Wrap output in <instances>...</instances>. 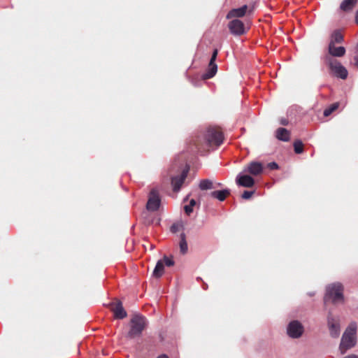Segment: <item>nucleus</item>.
<instances>
[{"label":"nucleus","mask_w":358,"mask_h":358,"mask_svg":"<svg viewBox=\"0 0 358 358\" xmlns=\"http://www.w3.org/2000/svg\"><path fill=\"white\" fill-rule=\"evenodd\" d=\"M358 0H343L341 3L340 8L345 12L351 11L356 5Z\"/></svg>","instance_id":"nucleus-17"},{"label":"nucleus","mask_w":358,"mask_h":358,"mask_svg":"<svg viewBox=\"0 0 358 358\" xmlns=\"http://www.w3.org/2000/svg\"><path fill=\"white\" fill-rule=\"evenodd\" d=\"M112 310L116 319H123L127 317V312L124 309L122 303L120 301L112 307Z\"/></svg>","instance_id":"nucleus-16"},{"label":"nucleus","mask_w":358,"mask_h":358,"mask_svg":"<svg viewBox=\"0 0 358 358\" xmlns=\"http://www.w3.org/2000/svg\"><path fill=\"white\" fill-rule=\"evenodd\" d=\"M157 358H169V357L165 355H162L159 356Z\"/></svg>","instance_id":"nucleus-35"},{"label":"nucleus","mask_w":358,"mask_h":358,"mask_svg":"<svg viewBox=\"0 0 358 358\" xmlns=\"http://www.w3.org/2000/svg\"><path fill=\"white\" fill-rule=\"evenodd\" d=\"M236 182L238 186L250 188L255 185V180L250 176L239 173L236 176Z\"/></svg>","instance_id":"nucleus-12"},{"label":"nucleus","mask_w":358,"mask_h":358,"mask_svg":"<svg viewBox=\"0 0 358 358\" xmlns=\"http://www.w3.org/2000/svg\"><path fill=\"white\" fill-rule=\"evenodd\" d=\"M268 167L271 170H275L278 169V165L275 162H271L268 164Z\"/></svg>","instance_id":"nucleus-30"},{"label":"nucleus","mask_w":358,"mask_h":358,"mask_svg":"<svg viewBox=\"0 0 358 358\" xmlns=\"http://www.w3.org/2000/svg\"><path fill=\"white\" fill-rule=\"evenodd\" d=\"M303 332V327L298 321L291 322L287 327V334L292 338H299Z\"/></svg>","instance_id":"nucleus-11"},{"label":"nucleus","mask_w":358,"mask_h":358,"mask_svg":"<svg viewBox=\"0 0 358 358\" xmlns=\"http://www.w3.org/2000/svg\"><path fill=\"white\" fill-rule=\"evenodd\" d=\"M356 331L357 324L355 322H352L349 324L345 329L340 344V350L341 353L343 354L348 349L354 347L356 344Z\"/></svg>","instance_id":"nucleus-2"},{"label":"nucleus","mask_w":358,"mask_h":358,"mask_svg":"<svg viewBox=\"0 0 358 358\" xmlns=\"http://www.w3.org/2000/svg\"><path fill=\"white\" fill-rule=\"evenodd\" d=\"M161 203L159 192L156 189H152L150 194L147 202V209L150 211H156L159 209Z\"/></svg>","instance_id":"nucleus-7"},{"label":"nucleus","mask_w":358,"mask_h":358,"mask_svg":"<svg viewBox=\"0 0 358 358\" xmlns=\"http://www.w3.org/2000/svg\"><path fill=\"white\" fill-rule=\"evenodd\" d=\"M248 11V6L244 5L241 8H234L231 10L227 15V19H231L233 17H242Z\"/></svg>","instance_id":"nucleus-15"},{"label":"nucleus","mask_w":358,"mask_h":358,"mask_svg":"<svg viewBox=\"0 0 358 358\" xmlns=\"http://www.w3.org/2000/svg\"><path fill=\"white\" fill-rule=\"evenodd\" d=\"M354 60H355V65L358 67V54H357L355 57H354Z\"/></svg>","instance_id":"nucleus-31"},{"label":"nucleus","mask_w":358,"mask_h":358,"mask_svg":"<svg viewBox=\"0 0 358 358\" xmlns=\"http://www.w3.org/2000/svg\"><path fill=\"white\" fill-rule=\"evenodd\" d=\"M264 166L261 162L252 161L244 167L243 172L257 176L262 174Z\"/></svg>","instance_id":"nucleus-10"},{"label":"nucleus","mask_w":358,"mask_h":358,"mask_svg":"<svg viewBox=\"0 0 358 358\" xmlns=\"http://www.w3.org/2000/svg\"><path fill=\"white\" fill-rule=\"evenodd\" d=\"M196 201L194 199H191L189 205H186L184 207L185 211L187 215H189L193 211V208L196 205Z\"/></svg>","instance_id":"nucleus-26"},{"label":"nucleus","mask_w":358,"mask_h":358,"mask_svg":"<svg viewBox=\"0 0 358 358\" xmlns=\"http://www.w3.org/2000/svg\"><path fill=\"white\" fill-rule=\"evenodd\" d=\"M224 141V132L220 127L210 125L192 137L189 144L191 152L208 155L217 150Z\"/></svg>","instance_id":"nucleus-1"},{"label":"nucleus","mask_w":358,"mask_h":358,"mask_svg":"<svg viewBox=\"0 0 358 358\" xmlns=\"http://www.w3.org/2000/svg\"><path fill=\"white\" fill-rule=\"evenodd\" d=\"M188 246L187 243L186 241V236L184 233L180 234V250L182 254H185L187 252Z\"/></svg>","instance_id":"nucleus-22"},{"label":"nucleus","mask_w":358,"mask_h":358,"mask_svg":"<svg viewBox=\"0 0 358 358\" xmlns=\"http://www.w3.org/2000/svg\"><path fill=\"white\" fill-rule=\"evenodd\" d=\"M343 286L341 283H334L327 287L324 301L327 303L331 301L334 303H341L343 301Z\"/></svg>","instance_id":"nucleus-3"},{"label":"nucleus","mask_w":358,"mask_h":358,"mask_svg":"<svg viewBox=\"0 0 358 358\" xmlns=\"http://www.w3.org/2000/svg\"><path fill=\"white\" fill-rule=\"evenodd\" d=\"M280 124L282 125H287L288 124V121L286 119H282L280 120Z\"/></svg>","instance_id":"nucleus-32"},{"label":"nucleus","mask_w":358,"mask_h":358,"mask_svg":"<svg viewBox=\"0 0 358 358\" xmlns=\"http://www.w3.org/2000/svg\"><path fill=\"white\" fill-rule=\"evenodd\" d=\"M217 54H218L217 49H215L213 52L210 60L208 64V69H207L206 73H204L201 76L203 80L210 79V78H213L216 74L217 71V66L215 64V60L217 59Z\"/></svg>","instance_id":"nucleus-6"},{"label":"nucleus","mask_w":358,"mask_h":358,"mask_svg":"<svg viewBox=\"0 0 358 358\" xmlns=\"http://www.w3.org/2000/svg\"><path fill=\"white\" fill-rule=\"evenodd\" d=\"M228 28L230 32L236 36H241L245 32L243 22L238 19L231 20L228 24Z\"/></svg>","instance_id":"nucleus-9"},{"label":"nucleus","mask_w":358,"mask_h":358,"mask_svg":"<svg viewBox=\"0 0 358 358\" xmlns=\"http://www.w3.org/2000/svg\"><path fill=\"white\" fill-rule=\"evenodd\" d=\"M164 271V262L162 260H159L156 264V266L153 271V276L156 278L161 277Z\"/></svg>","instance_id":"nucleus-20"},{"label":"nucleus","mask_w":358,"mask_h":358,"mask_svg":"<svg viewBox=\"0 0 358 358\" xmlns=\"http://www.w3.org/2000/svg\"><path fill=\"white\" fill-rule=\"evenodd\" d=\"M328 327L330 334L334 338L338 337L340 334V325L338 320L333 318L331 316L328 317Z\"/></svg>","instance_id":"nucleus-14"},{"label":"nucleus","mask_w":358,"mask_h":358,"mask_svg":"<svg viewBox=\"0 0 358 358\" xmlns=\"http://www.w3.org/2000/svg\"><path fill=\"white\" fill-rule=\"evenodd\" d=\"M230 194V192L229 189H223V190H218V191H214L210 193V195L212 197L217 199L219 201H224L226 197Z\"/></svg>","instance_id":"nucleus-19"},{"label":"nucleus","mask_w":358,"mask_h":358,"mask_svg":"<svg viewBox=\"0 0 358 358\" xmlns=\"http://www.w3.org/2000/svg\"><path fill=\"white\" fill-rule=\"evenodd\" d=\"M355 22L358 24V9H357V11L356 15H355Z\"/></svg>","instance_id":"nucleus-34"},{"label":"nucleus","mask_w":358,"mask_h":358,"mask_svg":"<svg viewBox=\"0 0 358 358\" xmlns=\"http://www.w3.org/2000/svg\"><path fill=\"white\" fill-rule=\"evenodd\" d=\"M189 171V166L187 165L185 166V169L182 170L180 176L172 178L171 185L173 186V191L178 192L180 190L182 185L183 184L187 176Z\"/></svg>","instance_id":"nucleus-8"},{"label":"nucleus","mask_w":358,"mask_h":358,"mask_svg":"<svg viewBox=\"0 0 358 358\" xmlns=\"http://www.w3.org/2000/svg\"><path fill=\"white\" fill-rule=\"evenodd\" d=\"M253 194V191H244L242 194V198L244 199H248L252 196Z\"/></svg>","instance_id":"nucleus-28"},{"label":"nucleus","mask_w":358,"mask_h":358,"mask_svg":"<svg viewBox=\"0 0 358 358\" xmlns=\"http://www.w3.org/2000/svg\"><path fill=\"white\" fill-rule=\"evenodd\" d=\"M162 261H164V266H173L174 262L172 259H169L168 257H164L163 259H162Z\"/></svg>","instance_id":"nucleus-29"},{"label":"nucleus","mask_w":358,"mask_h":358,"mask_svg":"<svg viewBox=\"0 0 358 358\" xmlns=\"http://www.w3.org/2000/svg\"><path fill=\"white\" fill-rule=\"evenodd\" d=\"M289 136L290 134L289 131L285 128H279L276 130V137L280 141H288Z\"/></svg>","instance_id":"nucleus-18"},{"label":"nucleus","mask_w":358,"mask_h":358,"mask_svg":"<svg viewBox=\"0 0 358 358\" xmlns=\"http://www.w3.org/2000/svg\"><path fill=\"white\" fill-rule=\"evenodd\" d=\"M324 61L336 77L343 80L347 78L348 75L347 69L336 59L325 56Z\"/></svg>","instance_id":"nucleus-4"},{"label":"nucleus","mask_w":358,"mask_h":358,"mask_svg":"<svg viewBox=\"0 0 358 358\" xmlns=\"http://www.w3.org/2000/svg\"><path fill=\"white\" fill-rule=\"evenodd\" d=\"M328 55L326 56H330L332 58L341 57L345 54V48L343 46L336 47L333 43H329L328 45Z\"/></svg>","instance_id":"nucleus-13"},{"label":"nucleus","mask_w":358,"mask_h":358,"mask_svg":"<svg viewBox=\"0 0 358 358\" xmlns=\"http://www.w3.org/2000/svg\"><path fill=\"white\" fill-rule=\"evenodd\" d=\"M343 41V36L339 31H334L331 35V39L329 43H341Z\"/></svg>","instance_id":"nucleus-21"},{"label":"nucleus","mask_w":358,"mask_h":358,"mask_svg":"<svg viewBox=\"0 0 358 358\" xmlns=\"http://www.w3.org/2000/svg\"><path fill=\"white\" fill-rule=\"evenodd\" d=\"M199 188L201 190H207L214 188L213 183L210 180H203L199 183Z\"/></svg>","instance_id":"nucleus-23"},{"label":"nucleus","mask_w":358,"mask_h":358,"mask_svg":"<svg viewBox=\"0 0 358 358\" xmlns=\"http://www.w3.org/2000/svg\"><path fill=\"white\" fill-rule=\"evenodd\" d=\"M294 150L296 155H301L303 151V144L301 141L296 140L294 142Z\"/></svg>","instance_id":"nucleus-25"},{"label":"nucleus","mask_w":358,"mask_h":358,"mask_svg":"<svg viewBox=\"0 0 358 358\" xmlns=\"http://www.w3.org/2000/svg\"><path fill=\"white\" fill-rule=\"evenodd\" d=\"M344 358H358V356L356 355H350L345 357Z\"/></svg>","instance_id":"nucleus-33"},{"label":"nucleus","mask_w":358,"mask_h":358,"mask_svg":"<svg viewBox=\"0 0 358 358\" xmlns=\"http://www.w3.org/2000/svg\"><path fill=\"white\" fill-rule=\"evenodd\" d=\"M339 106V103L338 102L334 103L331 105H330L328 108H327L324 110V116L328 117L334 111L338 109Z\"/></svg>","instance_id":"nucleus-24"},{"label":"nucleus","mask_w":358,"mask_h":358,"mask_svg":"<svg viewBox=\"0 0 358 358\" xmlns=\"http://www.w3.org/2000/svg\"><path fill=\"white\" fill-rule=\"evenodd\" d=\"M253 10H254V6H252V8L248 10V13L249 14L252 13Z\"/></svg>","instance_id":"nucleus-36"},{"label":"nucleus","mask_w":358,"mask_h":358,"mask_svg":"<svg viewBox=\"0 0 358 358\" xmlns=\"http://www.w3.org/2000/svg\"><path fill=\"white\" fill-rule=\"evenodd\" d=\"M183 229H184V227H183V224L182 222L174 223L171 227V231L173 233H176V232H178L180 230H183Z\"/></svg>","instance_id":"nucleus-27"},{"label":"nucleus","mask_w":358,"mask_h":358,"mask_svg":"<svg viewBox=\"0 0 358 358\" xmlns=\"http://www.w3.org/2000/svg\"><path fill=\"white\" fill-rule=\"evenodd\" d=\"M146 320L140 315H134L131 320V329L129 336L131 338L141 334L145 326Z\"/></svg>","instance_id":"nucleus-5"}]
</instances>
